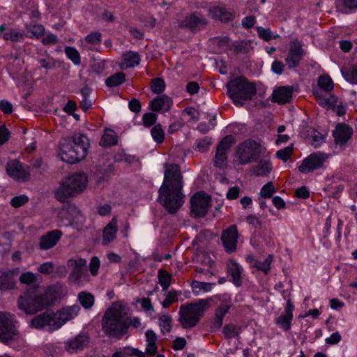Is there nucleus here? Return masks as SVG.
I'll list each match as a JSON object with an SVG mask.
<instances>
[{
  "label": "nucleus",
  "mask_w": 357,
  "mask_h": 357,
  "mask_svg": "<svg viewBox=\"0 0 357 357\" xmlns=\"http://www.w3.org/2000/svg\"><path fill=\"white\" fill-rule=\"evenodd\" d=\"M341 73L347 82L357 84V62L351 70L342 68Z\"/></svg>",
  "instance_id": "obj_38"
},
{
  "label": "nucleus",
  "mask_w": 357,
  "mask_h": 357,
  "mask_svg": "<svg viewBox=\"0 0 357 357\" xmlns=\"http://www.w3.org/2000/svg\"><path fill=\"white\" fill-rule=\"evenodd\" d=\"M228 273L232 278V282L236 287H240L242 284L241 266L235 261H231L227 265Z\"/></svg>",
  "instance_id": "obj_28"
},
{
  "label": "nucleus",
  "mask_w": 357,
  "mask_h": 357,
  "mask_svg": "<svg viewBox=\"0 0 357 357\" xmlns=\"http://www.w3.org/2000/svg\"><path fill=\"white\" fill-rule=\"evenodd\" d=\"M272 168L270 160H261L257 165L252 168V174L256 176H266L270 174Z\"/></svg>",
  "instance_id": "obj_29"
},
{
  "label": "nucleus",
  "mask_w": 357,
  "mask_h": 357,
  "mask_svg": "<svg viewBox=\"0 0 357 357\" xmlns=\"http://www.w3.org/2000/svg\"><path fill=\"white\" fill-rule=\"evenodd\" d=\"M179 294L174 289L169 291L166 296V298L162 303L163 307L167 308L170 306L172 303H175L178 300V296Z\"/></svg>",
  "instance_id": "obj_50"
},
{
  "label": "nucleus",
  "mask_w": 357,
  "mask_h": 357,
  "mask_svg": "<svg viewBox=\"0 0 357 357\" xmlns=\"http://www.w3.org/2000/svg\"><path fill=\"white\" fill-rule=\"evenodd\" d=\"M191 212L195 218L205 216L210 207L211 198L203 192L195 193L191 198Z\"/></svg>",
  "instance_id": "obj_12"
},
{
  "label": "nucleus",
  "mask_w": 357,
  "mask_h": 357,
  "mask_svg": "<svg viewBox=\"0 0 357 357\" xmlns=\"http://www.w3.org/2000/svg\"><path fill=\"white\" fill-rule=\"evenodd\" d=\"M77 299L82 306L86 309H91L94 305L95 298L93 295L87 291H81L78 294Z\"/></svg>",
  "instance_id": "obj_32"
},
{
  "label": "nucleus",
  "mask_w": 357,
  "mask_h": 357,
  "mask_svg": "<svg viewBox=\"0 0 357 357\" xmlns=\"http://www.w3.org/2000/svg\"><path fill=\"white\" fill-rule=\"evenodd\" d=\"M165 89V81L161 78H155L151 82V90L154 93H160Z\"/></svg>",
  "instance_id": "obj_53"
},
{
  "label": "nucleus",
  "mask_w": 357,
  "mask_h": 357,
  "mask_svg": "<svg viewBox=\"0 0 357 357\" xmlns=\"http://www.w3.org/2000/svg\"><path fill=\"white\" fill-rule=\"evenodd\" d=\"M67 265L71 268L68 275V281L75 284L83 285L89 281V275L86 266V260L70 259Z\"/></svg>",
  "instance_id": "obj_9"
},
{
  "label": "nucleus",
  "mask_w": 357,
  "mask_h": 357,
  "mask_svg": "<svg viewBox=\"0 0 357 357\" xmlns=\"http://www.w3.org/2000/svg\"><path fill=\"white\" fill-rule=\"evenodd\" d=\"M3 38L6 40H10L11 41H21L23 40L24 34L14 29H8L3 33Z\"/></svg>",
  "instance_id": "obj_46"
},
{
  "label": "nucleus",
  "mask_w": 357,
  "mask_h": 357,
  "mask_svg": "<svg viewBox=\"0 0 357 357\" xmlns=\"http://www.w3.org/2000/svg\"><path fill=\"white\" fill-rule=\"evenodd\" d=\"M326 158L327 155L325 153L319 151L313 153L302 161L298 169L301 173H309L321 168Z\"/></svg>",
  "instance_id": "obj_13"
},
{
  "label": "nucleus",
  "mask_w": 357,
  "mask_h": 357,
  "mask_svg": "<svg viewBox=\"0 0 357 357\" xmlns=\"http://www.w3.org/2000/svg\"><path fill=\"white\" fill-rule=\"evenodd\" d=\"M158 277L162 289L167 290L170 285V275L167 273H162V271H160Z\"/></svg>",
  "instance_id": "obj_57"
},
{
  "label": "nucleus",
  "mask_w": 357,
  "mask_h": 357,
  "mask_svg": "<svg viewBox=\"0 0 357 357\" xmlns=\"http://www.w3.org/2000/svg\"><path fill=\"white\" fill-rule=\"evenodd\" d=\"M257 32L259 38L266 41L271 40L273 38H277L278 36H273L272 31L270 29H265L261 26H257Z\"/></svg>",
  "instance_id": "obj_54"
},
{
  "label": "nucleus",
  "mask_w": 357,
  "mask_h": 357,
  "mask_svg": "<svg viewBox=\"0 0 357 357\" xmlns=\"http://www.w3.org/2000/svg\"><path fill=\"white\" fill-rule=\"evenodd\" d=\"M212 139L210 137H204L203 139H197L195 146V149L200 152H205L208 150V147L212 144Z\"/></svg>",
  "instance_id": "obj_42"
},
{
  "label": "nucleus",
  "mask_w": 357,
  "mask_h": 357,
  "mask_svg": "<svg viewBox=\"0 0 357 357\" xmlns=\"http://www.w3.org/2000/svg\"><path fill=\"white\" fill-rule=\"evenodd\" d=\"M61 235V231L56 229L43 235L40 238V249L46 250L54 247L60 240Z\"/></svg>",
  "instance_id": "obj_24"
},
{
  "label": "nucleus",
  "mask_w": 357,
  "mask_h": 357,
  "mask_svg": "<svg viewBox=\"0 0 357 357\" xmlns=\"http://www.w3.org/2000/svg\"><path fill=\"white\" fill-rule=\"evenodd\" d=\"M37 271L45 275L52 273L54 271V264L52 261L44 262L37 268Z\"/></svg>",
  "instance_id": "obj_55"
},
{
  "label": "nucleus",
  "mask_w": 357,
  "mask_h": 357,
  "mask_svg": "<svg viewBox=\"0 0 357 357\" xmlns=\"http://www.w3.org/2000/svg\"><path fill=\"white\" fill-rule=\"evenodd\" d=\"M284 65L279 61H273L271 66L272 71L277 75H281L284 71Z\"/></svg>",
  "instance_id": "obj_64"
},
{
  "label": "nucleus",
  "mask_w": 357,
  "mask_h": 357,
  "mask_svg": "<svg viewBox=\"0 0 357 357\" xmlns=\"http://www.w3.org/2000/svg\"><path fill=\"white\" fill-rule=\"evenodd\" d=\"M142 120L144 125L146 127H149L155 123L157 115L151 112L145 113L143 115Z\"/></svg>",
  "instance_id": "obj_58"
},
{
  "label": "nucleus",
  "mask_w": 357,
  "mask_h": 357,
  "mask_svg": "<svg viewBox=\"0 0 357 357\" xmlns=\"http://www.w3.org/2000/svg\"><path fill=\"white\" fill-rule=\"evenodd\" d=\"M293 88L289 86H284L274 90L273 100L279 104H284L289 102L292 98Z\"/></svg>",
  "instance_id": "obj_25"
},
{
  "label": "nucleus",
  "mask_w": 357,
  "mask_h": 357,
  "mask_svg": "<svg viewBox=\"0 0 357 357\" xmlns=\"http://www.w3.org/2000/svg\"><path fill=\"white\" fill-rule=\"evenodd\" d=\"M151 135L157 143H162L164 140L165 133L160 124L155 125L151 130Z\"/></svg>",
  "instance_id": "obj_48"
},
{
  "label": "nucleus",
  "mask_w": 357,
  "mask_h": 357,
  "mask_svg": "<svg viewBox=\"0 0 357 357\" xmlns=\"http://www.w3.org/2000/svg\"><path fill=\"white\" fill-rule=\"evenodd\" d=\"M88 178L84 173H75L63 178L54 192L55 198L64 203L68 198L73 197L86 188Z\"/></svg>",
  "instance_id": "obj_5"
},
{
  "label": "nucleus",
  "mask_w": 357,
  "mask_h": 357,
  "mask_svg": "<svg viewBox=\"0 0 357 357\" xmlns=\"http://www.w3.org/2000/svg\"><path fill=\"white\" fill-rule=\"evenodd\" d=\"M19 273V268L0 271V290L8 291L15 288V276Z\"/></svg>",
  "instance_id": "obj_19"
},
{
  "label": "nucleus",
  "mask_w": 357,
  "mask_h": 357,
  "mask_svg": "<svg viewBox=\"0 0 357 357\" xmlns=\"http://www.w3.org/2000/svg\"><path fill=\"white\" fill-rule=\"evenodd\" d=\"M273 261L272 255H268L266 259L263 261H256L254 266L259 271H263L264 273H268L271 268V264Z\"/></svg>",
  "instance_id": "obj_44"
},
{
  "label": "nucleus",
  "mask_w": 357,
  "mask_h": 357,
  "mask_svg": "<svg viewBox=\"0 0 357 357\" xmlns=\"http://www.w3.org/2000/svg\"><path fill=\"white\" fill-rule=\"evenodd\" d=\"M101 33L98 31L91 33L85 37V40L92 45H98L101 43Z\"/></svg>",
  "instance_id": "obj_56"
},
{
  "label": "nucleus",
  "mask_w": 357,
  "mask_h": 357,
  "mask_svg": "<svg viewBox=\"0 0 357 357\" xmlns=\"http://www.w3.org/2000/svg\"><path fill=\"white\" fill-rule=\"evenodd\" d=\"M7 174L17 181L29 179V173L23 167L22 164L17 160H11L7 162L6 167Z\"/></svg>",
  "instance_id": "obj_17"
},
{
  "label": "nucleus",
  "mask_w": 357,
  "mask_h": 357,
  "mask_svg": "<svg viewBox=\"0 0 357 357\" xmlns=\"http://www.w3.org/2000/svg\"><path fill=\"white\" fill-rule=\"evenodd\" d=\"M316 100L321 107L328 109L334 108L337 104V98L330 94H322L319 91L314 93Z\"/></svg>",
  "instance_id": "obj_27"
},
{
  "label": "nucleus",
  "mask_w": 357,
  "mask_h": 357,
  "mask_svg": "<svg viewBox=\"0 0 357 357\" xmlns=\"http://www.w3.org/2000/svg\"><path fill=\"white\" fill-rule=\"evenodd\" d=\"M117 143L116 136L114 133H105L100 142V145L102 146H111Z\"/></svg>",
  "instance_id": "obj_45"
},
{
  "label": "nucleus",
  "mask_w": 357,
  "mask_h": 357,
  "mask_svg": "<svg viewBox=\"0 0 357 357\" xmlns=\"http://www.w3.org/2000/svg\"><path fill=\"white\" fill-rule=\"evenodd\" d=\"M89 343V337L85 333H80L68 340L65 342V348L68 352H78L82 351Z\"/></svg>",
  "instance_id": "obj_20"
},
{
  "label": "nucleus",
  "mask_w": 357,
  "mask_h": 357,
  "mask_svg": "<svg viewBox=\"0 0 357 357\" xmlns=\"http://www.w3.org/2000/svg\"><path fill=\"white\" fill-rule=\"evenodd\" d=\"M212 299H199L194 303H187L180 307L179 319L183 328L195 327L199 322L206 310L210 307Z\"/></svg>",
  "instance_id": "obj_4"
},
{
  "label": "nucleus",
  "mask_w": 357,
  "mask_h": 357,
  "mask_svg": "<svg viewBox=\"0 0 357 357\" xmlns=\"http://www.w3.org/2000/svg\"><path fill=\"white\" fill-rule=\"evenodd\" d=\"M79 311L80 307L78 305L68 306L59 310L54 313L57 329L60 328L67 321L77 317Z\"/></svg>",
  "instance_id": "obj_16"
},
{
  "label": "nucleus",
  "mask_w": 357,
  "mask_h": 357,
  "mask_svg": "<svg viewBox=\"0 0 357 357\" xmlns=\"http://www.w3.org/2000/svg\"><path fill=\"white\" fill-rule=\"evenodd\" d=\"M158 324L162 334L169 333L172 328V319L169 315L163 314L159 317Z\"/></svg>",
  "instance_id": "obj_37"
},
{
  "label": "nucleus",
  "mask_w": 357,
  "mask_h": 357,
  "mask_svg": "<svg viewBox=\"0 0 357 357\" xmlns=\"http://www.w3.org/2000/svg\"><path fill=\"white\" fill-rule=\"evenodd\" d=\"M47 303L43 298V294L38 293L36 289H30L20 296L17 305L26 314H34L47 307Z\"/></svg>",
  "instance_id": "obj_8"
},
{
  "label": "nucleus",
  "mask_w": 357,
  "mask_h": 357,
  "mask_svg": "<svg viewBox=\"0 0 357 357\" xmlns=\"http://www.w3.org/2000/svg\"><path fill=\"white\" fill-rule=\"evenodd\" d=\"M207 24V20L199 13H194L181 22V26L186 27L193 32H196Z\"/></svg>",
  "instance_id": "obj_21"
},
{
  "label": "nucleus",
  "mask_w": 357,
  "mask_h": 357,
  "mask_svg": "<svg viewBox=\"0 0 357 357\" xmlns=\"http://www.w3.org/2000/svg\"><path fill=\"white\" fill-rule=\"evenodd\" d=\"M89 146L88 137L81 133L63 138L60 143L61 158L66 162L74 164L86 158Z\"/></svg>",
  "instance_id": "obj_3"
},
{
  "label": "nucleus",
  "mask_w": 357,
  "mask_h": 357,
  "mask_svg": "<svg viewBox=\"0 0 357 357\" xmlns=\"http://www.w3.org/2000/svg\"><path fill=\"white\" fill-rule=\"evenodd\" d=\"M125 80V74L122 72H119L106 79L105 84L108 87H114L123 84Z\"/></svg>",
  "instance_id": "obj_36"
},
{
  "label": "nucleus",
  "mask_w": 357,
  "mask_h": 357,
  "mask_svg": "<svg viewBox=\"0 0 357 357\" xmlns=\"http://www.w3.org/2000/svg\"><path fill=\"white\" fill-rule=\"evenodd\" d=\"M37 61L40 64L41 68L46 70V73L56 68V60L47 54L38 56Z\"/></svg>",
  "instance_id": "obj_34"
},
{
  "label": "nucleus",
  "mask_w": 357,
  "mask_h": 357,
  "mask_svg": "<svg viewBox=\"0 0 357 357\" xmlns=\"http://www.w3.org/2000/svg\"><path fill=\"white\" fill-rule=\"evenodd\" d=\"M276 192L273 183L268 182L265 184L261 189L260 195L264 198H271L274 193Z\"/></svg>",
  "instance_id": "obj_52"
},
{
  "label": "nucleus",
  "mask_w": 357,
  "mask_h": 357,
  "mask_svg": "<svg viewBox=\"0 0 357 357\" xmlns=\"http://www.w3.org/2000/svg\"><path fill=\"white\" fill-rule=\"evenodd\" d=\"M10 137V132L6 126H0V145L6 143Z\"/></svg>",
  "instance_id": "obj_63"
},
{
  "label": "nucleus",
  "mask_w": 357,
  "mask_h": 357,
  "mask_svg": "<svg viewBox=\"0 0 357 357\" xmlns=\"http://www.w3.org/2000/svg\"><path fill=\"white\" fill-rule=\"evenodd\" d=\"M0 109L4 114H11L13 112V105L6 100H2L0 101Z\"/></svg>",
  "instance_id": "obj_62"
},
{
  "label": "nucleus",
  "mask_w": 357,
  "mask_h": 357,
  "mask_svg": "<svg viewBox=\"0 0 357 357\" xmlns=\"http://www.w3.org/2000/svg\"><path fill=\"white\" fill-rule=\"evenodd\" d=\"M292 318L293 317H290L289 315L283 314L276 319L275 323L284 331H287L291 328V322Z\"/></svg>",
  "instance_id": "obj_41"
},
{
  "label": "nucleus",
  "mask_w": 357,
  "mask_h": 357,
  "mask_svg": "<svg viewBox=\"0 0 357 357\" xmlns=\"http://www.w3.org/2000/svg\"><path fill=\"white\" fill-rule=\"evenodd\" d=\"M65 53L67 57L72 61V62L76 65L79 66L81 63V57L79 52L73 47H65Z\"/></svg>",
  "instance_id": "obj_40"
},
{
  "label": "nucleus",
  "mask_w": 357,
  "mask_h": 357,
  "mask_svg": "<svg viewBox=\"0 0 357 357\" xmlns=\"http://www.w3.org/2000/svg\"><path fill=\"white\" fill-rule=\"evenodd\" d=\"M90 272L91 275H96L100 267V260L97 257H93L90 261Z\"/></svg>",
  "instance_id": "obj_61"
},
{
  "label": "nucleus",
  "mask_w": 357,
  "mask_h": 357,
  "mask_svg": "<svg viewBox=\"0 0 357 357\" xmlns=\"http://www.w3.org/2000/svg\"><path fill=\"white\" fill-rule=\"evenodd\" d=\"M352 134V128L344 123L337 124L333 131L335 142L340 145H344L351 137Z\"/></svg>",
  "instance_id": "obj_22"
},
{
  "label": "nucleus",
  "mask_w": 357,
  "mask_h": 357,
  "mask_svg": "<svg viewBox=\"0 0 357 357\" xmlns=\"http://www.w3.org/2000/svg\"><path fill=\"white\" fill-rule=\"evenodd\" d=\"M15 316L9 312H0V342L6 344L19 335Z\"/></svg>",
  "instance_id": "obj_10"
},
{
  "label": "nucleus",
  "mask_w": 357,
  "mask_h": 357,
  "mask_svg": "<svg viewBox=\"0 0 357 357\" xmlns=\"http://www.w3.org/2000/svg\"><path fill=\"white\" fill-rule=\"evenodd\" d=\"M54 313L45 312L34 317L31 321V326L36 328H43L45 326L49 327V330L54 331L57 330Z\"/></svg>",
  "instance_id": "obj_14"
},
{
  "label": "nucleus",
  "mask_w": 357,
  "mask_h": 357,
  "mask_svg": "<svg viewBox=\"0 0 357 357\" xmlns=\"http://www.w3.org/2000/svg\"><path fill=\"white\" fill-rule=\"evenodd\" d=\"M206 118H209V122H210V124H211V127L206 124V123H200L197 129L202 133H206L207 132H208L211 128H213L215 126V123H213V121L215 120L216 119V114H214L213 115H210L208 114H206Z\"/></svg>",
  "instance_id": "obj_47"
},
{
  "label": "nucleus",
  "mask_w": 357,
  "mask_h": 357,
  "mask_svg": "<svg viewBox=\"0 0 357 357\" xmlns=\"http://www.w3.org/2000/svg\"><path fill=\"white\" fill-rule=\"evenodd\" d=\"M61 294L60 289L56 286H51L43 294V300L46 301L47 306L52 304Z\"/></svg>",
  "instance_id": "obj_33"
},
{
  "label": "nucleus",
  "mask_w": 357,
  "mask_h": 357,
  "mask_svg": "<svg viewBox=\"0 0 357 357\" xmlns=\"http://www.w3.org/2000/svg\"><path fill=\"white\" fill-rule=\"evenodd\" d=\"M266 149L255 140L247 139L240 143L236 149L239 165H245L254 162L261 155H264Z\"/></svg>",
  "instance_id": "obj_7"
},
{
  "label": "nucleus",
  "mask_w": 357,
  "mask_h": 357,
  "mask_svg": "<svg viewBox=\"0 0 357 357\" xmlns=\"http://www.w3.org/2000/svg\"><path fill=\"white\" fill-rule=\"evenodd\" d=\"M164 181L158 190V201L171 213H175L184 202L181 168L176 164H165Z\"/></svg>",
  "instance_id": "obj_1"
},
{
  "label": "nucleus",
  "mask_w": 357,
  "mask_h": 357,
  "mask_svg": "<svg viewBox=\"0 0 357 357\" xmlns=\"http://www.w3.org/2000/svg\"><path fill=\"white\" fill-rule=\"evenodd\" d=\"M20 283L30 285L34 284L37 281L36 275L32 272L27 271L23 273L19 278Z\"/></svg>",
  "instance_id": "obj_51"
},
{
  "label": "nucleus",
  "mask_w": 357,
  "mask_h": 357,
  "mask_svg": "<svg viewBox=\"0 0 357 357\" xmlns=\"http://www.w3.org/2000/svg\"><path fill=\"white\" fill-rule=\"evenodd\" d=\"M29 199L26 195H20L13 197L10 201V204L15 208H18L28 202Z\"/></svg>",
  "instance_id": "obj_59"
},
{
  "label": "nucleus",
  "mask_w": 357,
  "mask_h": 357,
  "mask_svg": "<svg viewBox=\"0 0 357 357\" xmlns=\"http://www.w3.org/2000/svg\"><path fill=\"white\" fill-rule=\"evenodd\" d=\"M246 221L249 225H251L255 229H261L262 222L259 218L253 215H249L246 217Z\"/></svg>",
  "instance_id": "obj_60"
},
{
  "label": "nucleus",
  "mask_w": 357,
  "mask_h": 357,
  "mask_svg": "<svg viewBox=\"0 0 357 357\" xmlns=\"http://www.w3.org/2000/svg\"><path fill=\"white\" fill-rule=\"evenodd\" d=\"M293 152V144H291L284 149H280L276 152V157L284 162L287 161Z\"/></svg>",
  "instance_id": "obj_49"
},
{
  "label": "nucleus",
  "mask_w": 357,
  "mask_h": 357,
  "mask_svg": "<svg viewBox=\"0 0 357 357\" xmlns=\"http://www.w3.org/2000/svg\"><path fill=\"white\" fill-rule=\"evenodd\" d=\"M241 332V327L237 326L234 324L225 325L224 326L223 331H222L225 337L227 339L237 337H238Z\"/></svg>",
  "instance_id": "obj_39"
},
{
  "label": "nucleus",
  "mask_w": 357,
  "mask_h": 357,
  "mask_svg": "<svg viewBox=\"0 0 357 357\" xmlns=\"http://www.w3.org/2000/svg\"><path fill=\"white\" fill-rule=\"evenodd\" d=\"M318 85L326 92H329L333 89V82L329 76H321L318 79Z\"/></svg>",
  "instance_id": "obj_43"
},
{
  "label": "nucleus",
  "mask_w": 357,
  "mask_h": 357,
  "mask_svg": "<svg viewBox=\"0 0 357 357\" xmlns=\"http://www.w3.org/2000/svg\"><path fill=\"white\" fill-rule=\"evenodd\" d=\"M227 94L237 106H243L242 100H249L256 94L255 85L245 77H236L227 85Z\"/></svg>",
  "instance_id": "obj_6"
},
{
  "label": "nucleus",
  "mask_w": 357,
  "mask_h": 357,
  "mask_svg": "<svg viewBox=\"0 0 357 357\" xmlns=\"http://www.w3.org/2000/svg\"><path fill=\"white\" fill-rule=\"evenodd\" d=\"M211 14L214 18L222 22H227L232 18V14L222 7H215L211 10Z\"/></svg>",
  "instance_id": "obj_35"
},
{
  "label": "nucleus",
  "mask_w": 357,
  "mask_h": 357,
  "mask_svg": "<svg viewBox=\"0 0 357 357\" xmlns=\"http://www.w3.org/2000/svg\"><path fill=\"white\" fill-rule=\"evenodd\" d=\"M127 312L120 303H114L106 310L101 321L102 330L105 335L121 339L128 332Z\"/></svg>",
  "instance_id": "obj_2"
},
{
  "label": "nucleus",
  "mask_w": 357,
  "mask_h": 357,
  "mask_svg": "<svg viewBox=\"0 0 357 357\" xmlns=\"http://www.w3.org/2000/svg\"><path fill=\"white\" fill-rule=\"evenodd\" d=\"M238 238L237 227L235 225L223 231L221 240L227 252L231 253L236 251Z\"/></svg>",
  "instance_id": "obj_15"
},
{
  "label": "nucleus",
  "mask_w": 357,
  "mask_h": 357,
  "mask_svg": "<svg viewBox=\"0 0 357 357\" xmlns=\"http://www.w3.org/2000/svg\"><path fill=\"white\" fill-rule=\"evenodd\" d=\"M231 307L230 301H223L215 311V316L211 328V331L218 330L222 325L223 318Z\"/></svg>",
  "instance_id": "obj_23"
},
{
  "label": "nucleus",
  "mask_w": 357,
  "mask_h": 357,
  "mask_svg": "<svg viewBox=\"0 0 357 357\" xmlns=\"http://www.w3.org/2000/svg\"><path fill=\"white\" fill-rule=\"evenodd\" d=\"M303 50L298 40H293L290 44L289 54L285 61L289 68L297 67L302 59Z\"/></svg>",
  "instance_id": "obj_18"
},
{
  "label": "nucleus",
  "mask_w": 357,
  "mask_h": 357,
  "mask_svg": "<svg viewBox=\"0 0 357 357\" xmlns=\"http://www.w3.org/2000/svg\"><path fill=\"white\" fill-rule=\"evenodd\" d=\"M121 68H133L139 64L140 56L137 52H127L123 54Z\"/></svg>",
  "instance_id": "obj_30"
},
{
  "label": "nucleus",
  "mask_w": 357,
  "mask_h": 357,
  "mask_svg": "<svg viewBox=\"0 0 357 357\" xmlns=\"http://www.w3.org/2000/svg\"><path fill=\"white\" fill-rule=\"evenodd\" d=\"M116 224L117 220L114 217L103 229V241L109 243L114 239L117 232Z\"/></svg>",
  "instance_id": "obj_31"
},
{
  "label": "nucleus",
  "mask_w": 357,
  "mask_h": 357,
  "mask_svg": "<svg viewBox=\"0 0 357 357\" xmlns=\"http://www.w3.org/2000/svg\"><path fill=\"white\" fill-rule=\"evenodd\" d=\"M235 143L232 135L225 136L218 144L216 148L215 155L213 158L214 165L220 169L227 166V152Z\"/></svg>",
  "instance_id": "obj_11"
},
{
  "label": "nucleus",
  "mask_w": 357,
  "mask_h": 357,
  "mask_svg": "<svg viewBox=\"0 0 357 357\" xmlns=\"http://www.w3.org/2000/svg\"><path fill=\"white\" fill-rule=\"evenodd\" d=\"M172 105V99L167 96L162 95L153 98L150 102L151 109L155 112L168 111Z\"/></svg>",
  "instance_id": "obj_26"
}]
</instances>
